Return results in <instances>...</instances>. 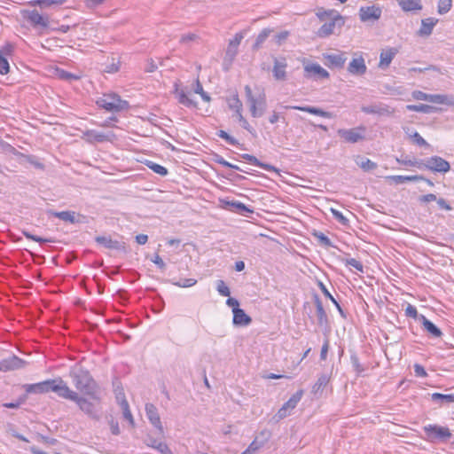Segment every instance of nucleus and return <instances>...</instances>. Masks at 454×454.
<instances>
[{"mask_svg": "<svg viewBox=\"0 0 454 454\" xmlns=\"http://www.w3.org/2000/svg\"><path fill=\"white\" fill-rule=\"evenodd\" d=\"M243 158L245 160H247V161H249L250 163L252 164H254L256 166H259L261 168H262L263 169L265 170H268V171H275V172H278V169L271 166V165H269V164H265V163H262L261 161H259L253 155H250V154H244L243 155Z\"/></svg>", "mask_w": 454, "mask_h": 454, "instance_id": "obj_35", "label": "nucleus"}, {"mask_svg": "<svg viewBox=\"0 0 454 454\" xmlns=\"http://www.w3.org/2000/svg\"><path fill=\"white\" fill-rule=\"evenodd\" d=\"M338 14L339 12L335 10H325L323 8L318 9L317 12V16L322 22L328 20Z\"/></svg>", "mask_w": 454, "mask_h": 454, "instance_id": "obj_36", "label": "nucleus"}, {"mask_svg": "<svg viewBox=\"0 0 454 454\" xmlns=\"http://www.w3.org/2000/svg\"><path fill=\"white\" fill-rule=\"evenodd\" d=\"M438 22L437 19L434 18H427L422 20L421 27L418 31V34L421 36H428L431 35L434 27Z\"/></svg>", "mask_w": 454, "mask_h": 454, "instance_id": "obj_24", "label": "nucleus"}, {"mask_svg": "<svg viewBox=\"0 0 454 454\" xmlns=\"http://www.w3.org/2000/svg\"><path fill=\"white\" fill-rule=\"evenodd\" d=\"M324 59H325V64L329 67H334L341 68L343 67L346 58L343 53L340 54H325L324 55Z\"/></svg>", "mask_w": 454, "mask_h": 454, "instance_id": "obj_23", "label": "nucleus"}, {"mask_svg": "<svg viewBox=\"0 0 454 454\" xmlns=\"http://www.w3.org/2000/svg\"><path fill=\"white\" fill-rule=\"evenodd\" d=\"M27 393H47L52 391L59 397L74 402L80 411L90 419L98 421L102 416V391L80 395L72 390L61 379L48 380L26 385Z\"/></svg>", "mask_w": 454, "mask_h": 454, "instance_id": "obj_1", "label": "nucleus"}, {"mask_svg": "<svg viewBox=\"0 0 454 454\" xmlns=\"http://www.w3.org/2000/svg\"><path fill=\"white\" fill-rule=\"evenodd\" d=\"M251 317L241 309H233V324L235 325L245 326L251 323Z\"/></svg>", "mask_w": 454, "mask_h": 454, "instance_id": "obj_25", "label": "nucleus"}, {"mask_svg": "<svg viewBox=\"0 0 454 454\" xmlns=\"http://www.w3.org/2000/svg\"><path fill=\"white\" fill-rule=\"evenodd\" d=\"M263 445L264 442L259 441L256 437L241 454H255Z\"/></svg>", "mask_w": 454, "mask_h": 454, "instance_id": "obj_39", "label": "nucleus"}, {"mask_svg": "<svg viewBox=\"0 0 454 454\" xmlns=\"http://www.w3.org/2000/svg\"><path fill=\"white\" fill-rule=\"evenodd\" d=\"M57 75L60 78V79H63V80H72V79H79L78 76L71 74V73H68V72H66L64 70H57Z\"/></svg>", "mask_w": 454, "mask_h": 454, "instance_id": "obj_55", "label": "nucleus"}, {"mask_svg": "<svg viewBox=\"0 0 454 454\" xmlns=\"http://www.w3.org/2000/svg\"><path fill=\"white\" fill-rule=\"evenodd\" d=\"M331 212L339 222L342 223H346L348 222L347 218L340 211L331 208Z\"/></svg>", "mask_w": 454, "mask_h": 454, "instance_id": "obj_63", "label": "nucleus"}, {"mask_svg": "<svg viewBox=\"0 0 454 454\" xmlns=\"http://www.w3.org/2000/svg\"><path fill=\"white\" fill-rule=\"evenodd\" d=\"M365 128L363 126L353 129H340L338 130V135L348 143H356L364 138Z\"/></svg>", "mask_w": 454, "mask_h": 454, "instance_id": "obj_11", "label": "nucleus"}, {"mask_svg": "<svg viewBox=\"0 0 454 454\" xmlns=\"http://www.w3.org/2000/svg\"><path fill=\"white\" fill-rule=\"evenodd\" d=\"M428 102L454 107V95L429 94Z\"/></svg>", "mask_w": 454, "mask_h": 454, "instance_id": "obj_22", "label": "nucleus"}, {"mask_svg": "<svg viewBox=\"0 0 454 454\" xmlns=\"http://www.w3.org/2000/svg\"><path fill=\"white\" fill-rule=\"evenodd\" d=\"M303 395V391L299 390L294 394L289 400L283 404L276 414L277 420H281L291 414V411L296 407Z\"/></svg>", "mask_w": 454, "mask_h": 454, "instance_id": "obj_8", "label": "nucleus"}, {"mask_svg": "<svg viewBox=\"0 0 454 454\" xmlns=\"http://www.w3.org/2000/svg\"><path fill=\"white\" fill-rule=\"evenodd\" d=\"M304 71L307 77L317 76L319 78H328L329 73L320 65L312 63L305 65Z\"/></svg>", "mask_w": 454, "mask_h": 454, "instance_id": "obj_20", "label": "nucleus"}, {"mask_svg": "<svg viewBox=\"0 0 454 454\" xmlns=\"http://www.w3.org/2000/svg\"><path fill=\"white\" fill-rule=\"evenodd\" d=\"M273 32L270 28H264L262 29L259 35H257L255 39V43L254 47L255 49H258L261 47V45L266 41V39L270 36V35Z\"/></svg>", "mask_w": 454, "mask_h": 454, "instance_id": "obj_37", "label": "nucleus"}, {"mask_svg": "<svg viewBox=\"0 0 454 454\" xmlns=\"http://www.w3.org/2000/svg\"><path fill=\"white\" fill-rule=\"evenodd\" d=\"M410 137L412 139L414 143L420 146H428L429 145L427 143V141L418 133L413 132L412 134H410Z\"/></svg>", "mask_w": 454, "mask_h": 454, "instance_id": "obj_54", "label": "nucleus"}, {"mask_svg": "<svg viewBox=\"0 0 454 454\" xmlns=\"http://www.w3.org/2000/svg\"><path fill=\"white\" fill-rule=\"evenodd\" d=\"M411 96L416 100H424V101H428V98H429V94L425 93L421 90H414L411 93Z\"/></svg>", "mask_w": 454, "mask_h": 454, "instance_id": "obj_56", "label": "nucleus"}, {"mask_svg": "<svg viewBox=\"0 0 454 454\" xmlns=\"http://www.w3.org/2000/svg\"><path fill=\"white\" fill-rule=\"evenodd\" d=\"M432 399L434 401L442 400L446 403H454V394L443 395L440 393H434L432 395Z\"/></svg>", "mask_w": 454, "mask_h": 454, "instance_id": "obj_48", "label": "nucleus"}, {"mask_svg": "<svg viewBox=\"0 0 454 454\" xmlns=\"http://www.w3.org/2000/svg\"><path fill=\"white\" fill-rule=\"evenodd\" d=\"M343 25L344 18L340 14H338L333 18L324 21V24L317 30V35L322 38L328 37L329 35L334 34L337 27L340 28Z\"/></svg>", "mask_w": 454, "mask_h": 454, "instance_id": "obj_6", "label": "nucleus"}, {"mask_svg": "<svg viewBox=\"0 0 454 454\" xmlns=\"http://www.w3.org/2000/svg\"><path fill=\"white\" fill-rule=\"evenodd\" d=\"M228 106L231 110L234 112H239V110H242V103L239 100L237 94L231 96L228 100Z\"/></svg>", "mask_w": 454, "mask_h": 454, "instance_id": "obj_42", "label": "nucleus"}, {"mask_svg": "<svg viewBox=\"0 0 454 454\" xmlns=\"http://www.w3.org/2000/svg\"><path fill=\"white\" fill-rule=\"evenodd\" d=\"M216 289L218 293L223 296H230V288L226 286L223 280H218L216 282Z\"/></svg>", "mask_w": 454, "mask_h": 454, "instance_id": "obj_49", "label": "nucleus"}, {"mask_svg": "<svg viewBox=\"0 0 454 454\" xmlns=\"http://www.w3.org/2000/svg\"><path fill=\"white\" fill-rule=\"evenodd\" d=\"M74 384L82 395L101 391L96 381L87 371H78L74 374Z\"/></svg>", "mask_w": 454, "mask_h": 454, "instance_id": "obj_2", "label": "nucleus"}, {"mask_svg": "<svg viewBox=\"0 0 454 454\" xmlns=\"http://www.w3.org/2000/svg\"><path fill=\"white\" fill-rule=\"evenodd\" d=\"M192 90L196 94H200L204 101H206V102L210 101V97L204 91L202 85L198 78L192 83Z\"/></svg>", "mask_w": 454, "mask_h": 454, "instance_id": "obj_38", "label": "nucleus"}, {"mask_svg": "<svg viewBox=\"0 0 454 454\" xmlns=\"http://www.w3.org/2000/svg\"><path fill=\"white\" fill-rule=\"evenodd\" d=\"M397 53L398 49L395 47L383 49L380 55L379 67L383 70L387 69Z\"/></svg>", "mask_w": 454, "mask_h": 454, "instance_id": "obj_17", "label": "nucleus"}, {"mask_svg": "<svg viewBox=\"0 0 454 454\" xmlns=\"http://www.w3.org/2000/svg\"><path fill=\"white\" fill-rule=\"evenodd\" d=\"M110 429L113 434L118 435L120 434V427L117 421L112 419L109 422Z\"/></svg>", "mask_w": 454, "mask_h": 454, "instance_id": "obj_64", "label": "nucleus"}, {"mask_svg": "<svg viewBox=\"0 0 454 454\" xmlns=\"http://www.w3.org/2000/svg\"><path fill=\"white\" fill-rule=\"evenodd\" d=\"M347 70L350 74L355 76H362L366 73L367 67L364 58L361 52H355L353 54V58L349 62Z\"/></svg>", "mask_w": 454, "mask_h": 454, "instance_id": "obj_7", "label": "nucleus"}, {"mask_svg": "<svg viewBox=\"0 0 454 454\" xmlns=\"http://www.w3.org/2000/svg\"><path fill=\"white\" fill-rule=\"evenodd\" d=\"M197 283V280L195 278H184L178 282H174L173 285L178 286V287H191L195 286Z\"/></svg>", "mask_w": 454, "mask_h": 454, "instance_id": "obj_51", "label": "nucleus"}, {"mask_svg": "<svg viewBox=\"0 0 454 454\" xmlns=\"http://www.w3.org/2000/svg\"><path fill=\"white\" fill-rule=\"evenodd\" d=\"M331 375L327 373L322 374L317 381L315 383V385L312 387V393L315 395L320 396L322 395L323 389L326 387L330 380Z\"/></svg>", "mask_w": 454, "mask_h": 454, "instance_id": "obj_27", "label": "nucleus"}, {"mask_svg": "<svg viewBox=\"0 0 454 454\" xmlns=\"http://www.w3.org/2000/svg\"><path fill=\"white\" fill-rule=\"evenodd\" d=\"M419 320L421 321L425 330H427L432 336L440 337L442 335L441 330L425 316L419 315Z\"/></svg>", "mask_w": 454, "mask_h": 454, "instance_id": "obj_29", "label": "nucleus"}, {"mask_svg": "<svg viewBox=\"0 0 454 454\" xmlns=\"http://www.w3.org/2000/svg\"><path fill=\"white\" fill-rule=\"evenodd\" d=\"M120 407L122 410L123 418L127 419L129 425L133 427L135 426V421L129 410V403H124V404L121 405Z\"/></svg>", "mask_w": 454, "mask_h": 454, "instance_id": "obj_45", "label": "nucleus"}, {"mask_svg": "<svg viewBox=\"0 0 454 454\" xmlns=\"http://www.w3.org/2000/svg\"><path fill=\"white\" fill-rule=\"evenodd\" d=\"M382 10L378 5L361 7L359 18L363 22L376 21L381 17Z\"/></svg>", "mask_w": 454, "mask_h": 454, "instance_id": "obj_13", "label": "nucleus"}, {"mask_svg": "<svg viewBox=\"0 0 454 454\" xmlns=\"http://www.w3.org/2000/svg\"><path fill=\"white\" fill-rule=\"evenodd\" d=\"M287 61L285 57H275L273 59V76L277 81H286L287 79Z\"/></svg>", "mask_w": 454, "mask_h": 454, "instance_id": "obj_12", "label": "nucleus"}, {"mask_svg": "<svg viewBox=\"0 0 454 454\" xmlns=\"http://www.w3.org/2000/svg\"><path fill=\"white\" fill-rule=\"evenodd\" d=\"M32 6L48 8L51 5L61 4V0H33L28 3Z\"/></svg>", "mask_w": 454, "mask_h": 454, "instance_id": "obj_40", "label": "nucleus"}, {"mask_svg": "<svg viewBox=\"0 0 454 454\" xmlns=\"http://www.w3.org/2000/svg\"><path fill=\"white\" fill-rule=\"evenodd\" d=\"M51 215L71 223H74L76 222L75 220V213L73 211H61V212H55V211H50L49 212Z\"/></svg>", "mask_w": 454, "mask_h": 454, "instance_id": "obj_33", "label": "nucleus"}, {"mask_svg": "<svg viewBox=\"0 0 454 454\" xmlns=\"http://www.w3.org/2000/svg\"><path fill=\"white\" fill-rule=\"evenodd\" d=\"M289 35H290V33L286 30L281 31L274 35L273 41L278 46H280L284 43H286V41L289 37Z\"/></svg>", "mask_w": 454, "mask_h": 454, "instance_id": "obj_47", "label": "nucleus"}, {"mask_svg": "<svg viewBox=\"0 0 454 454\" xmlns=\"http://www.w3.org/2000/svg\"><path fill=\"white\" fill-rule=\"evenodd\" d=\"M428 433L440 438H450L451 436L450 431L447 427L429 426L425 428Z\"/></svg>", "mask_w": 454, "mask_h": 454, "instance_id": "obj_31", "label": "nucleus"}, {"mask_svg": "<svg viewBox=\"0 0 454 454\" xmlns=\"http://www.w3.org/2000/svg\"><path fill=\"white\" fill-rule=\"evenodd\" d=\"M424 168L433 172L447 173L450 169V165L442 157L433 156L426 160Z\"/></svg>", "mask_w": 454, "mask_h": 454, "instance_id": "obj_10", "label": "nucleus"}, {"mask_svg": "<svg viewBox=\"0 0 454 454\" xmlns=\"http://www.w3.org/2000/svg\"><path fill=\"white\" fill-rule=\"evenodd\" d=\"M226 206L233 207V211L243 214L244 212L252 213L253 211L247 208L243 203L238 201H225Z\"/></svg>", "mask_w": 454, "mask_h": 454, "instance_id": "obj_43", "label": "nucleus"}, {"mask_svg": "<svg viewBox=\"0 0 454 454\" xmlns=\"http://www.w3.org/2000/svg\"><path fill=\"white\" fill-rule=\"evenodd\" d=\"M245 91L252 116L254 118L261 117L264 114L267 106L265 95H253L249 86L245 87Z\"/></svg>", "mask_w": 454, "mask_h": 454, "instance_id": "obj_3", "label": "nucleus"}, {"mask_svg": "<svg viewBox=\"0 0 454 454\" xmlns=\"http://www.w3.org/2000/svg\"><path fill=\"white\" fill-rule=\"evenodd\" d=\"M13 52V45L6 43L0 49V74H6L9 72L10 67L8 58Z\"/></svg>", "mask_w": 454, "mask_h": 454, "instance_id": "obj_15", "label": "nucleus"}, {"mask_svg": "<svg viewBox=\"0 0 454 454\" xmlns=\"http://www.w3.org/2000/svg\"><path fill=\"white\" fill-rule=\"evenodd\" d=\"M175 94L178 102L185 106H196V103L189 97L190 90L187 88H179L175 84Z\"/></svg>", "mask_w": 454, "mask_h": 454, "instance_id": "obj_21", "label": "nucleus"}, {"mask_svg": "<svg viewBox=\"0 0 454 454\" xmlns=\"http://www.w3.org/2000/svg\"><path fill=\"white\" fill-rule=\"evenodd\" d=\"M452 0H440L438 3V12L440 14L446 13L451 7Z\"/></svg>", "mask_w": 454, "mask_h": 454, "instance_id": "obj_50", "label": "nucleus"}, {"mask_svg": "<svg viewBox=\"0 0 454 454\" xmlns=\"http://www.w3.org/2000/svg\"><path fill=\"white\" fill-rule=\"evenodd\" d=\"M356 165L361 168L364 171H372L377 168V164L363 156H356L355 159Z\"/></svg>", "mask_w": 454, "mask_h": 454, "instance_id": "obj_30", "label": "nucleus"}, {"mask_svg": "<svg viewBox=\"0 0 454 454\" xmlns=\"http://www.w3.org/2000/svg\"><path fill=\"white\" fill-rule=\"evenodd\" d=\"M362 111L365 114H391L394 111H389L388 108H379L375 106H363Z\"/></svg>", "mask_w": 454, "mask_h": 454, "instance_id": "obj_41", "label": "nucleus"}, {"mask_svg": "<svg viewBox=\"0 0 454 454\" xmlns=\"http://www.w3.org/2000/svg\"><path fill=\"white\" fill-rule=\"evenodd\" d=\"M287 108L296 109L302 112H307L311 114L318 115L325 118H332L333 114L330 112L324 111L320 108L313 107V106H286Z\"/></svg>", "mask_w": 454, "mask_h": 454, "instance_id": "obj_26", "label": "nucleus"}, {"mask_svg": "<svg viewBox=\"0 0 454 454\" xmlns=\"http://www.w3.org/2000/svg\"><path fill=\"white\" fill-rule=\"evenodd\" d=\"M347 264L349 266H352L355 269H356L357 270L363 272V265L359 261H357L354 258H351V259L347 260Z\"/></svg>", "mask_w": 454, "mask_h": 454, "instance_id": "obj_59", "label": "nucleus"}, {"mask_svg": "<svg viewBox=\"0 0 454 454\" xmlns=\"http://www.w3.org/2000/svg\"><path fill=\"white\" fill-rule=\"evenodd\" d=\"M218 135H219L220 137H222L224 140H226L230 145H236L237 144V141L233 137L229 136L227 132H225L223 130H220Z\"/></svg>", "mask_w": 454, "mask_h": 454, "instance_id": "obj_62", "label": "nucleus"}, {"mask_svg": "<svg viewBox=\"0 0 454 454\" xmlns=\"http://www.w3.org/2000/svg\"><path fill=\"white\" fill-rule=\"evenodd\" d=\"M114 392L115 395V399L118 404L121 406L124 404V403H128L125 397L123 387H121V383L114 382Z\"/></svg>", "mask_w": 454, "mask_h": 454, "instance_id": "obj_34", "label": "nucleus"}, {"mask_svg": "<svg viewBox=\"0 0 454 454\" xmlns=\"http://www.w3.org/2000/svg\"><path fill=\"white\" fill-rule=\"evenodd\" d=\"M22 234L28 239H31V240H34V241H36V242H39V243H44V242H53L52 239H43L41 237H38V236H35V235H33L31 234L29 231H22Z\"/></svg>", "mask_w": 454, "mask_h": 454, "instance_id": "obj_52", "label": "nucleus"}, {"mask_svg": "<svg viewBox=\"0 0 454 454\" xmlns=\"http://www.w3.org/2000/svg\"><path fill=\"white\" fill-rule=\"evenodd\" d=\"M97 105L108 112H120L128 107V102L116 94H105L97 100Z\"/></svg>", "mask_w": 454, "mask_h": 454, "instance_id": "obj_4", "label": "nucleus"}, {"mask_svg": "<svg viewBox=\"0 0 454 454\" xmlns=\"http://www.w3.org/2000/svg\"><path fill=\"white\" fill-rule=\"evenodd\" d=\"M436 198L437 197L434 194L429 193V194L420 196L419 198V200L420 203H429L431 201H435Z\"/></svg>", "mask_w": 454, "mask_h": 454, "instance_id": "obj_58", "label": "nucleus"}, {"mask_svg": "<svg viewBox=\"0 0 454 454\" xmlns=\"http://www.w3.org/2000/svg\"><path fill=\"white\" fill-rule=\"evenodd\" d=\"M28 361L20 359L15 356H10L0 363V369H14L20 367L32 366Z\"/></svg>", "mask_w": 454, "mask_h": 454, "instance_id": "obj_18", "label": "nucleus"}, {"mask_svg": "<svg viewBox=\"0 0 454 454\" xmlns=\"http://www.w3.org/2000/svg\"><path fill=\"white\" fill-rule=\"evenodd\" d=\"M145 413L151 424L162 434L163 427L157 408L152 403H146Z\"/></svg>", "mask_w": 454, "mask_h": 454, "instance_id": "obj_16", "label": "nucleus"}, {"mask_svg": "<svg viewBox=\"0 0 454 454\" xmlns=\"http://www.w3.org/2000/svg\"><path fill=\"white\" fill-rule=\"evenodd\" d=\"M96 241L108 249L122 250L125 251V243L118 240H114L110 237L98 236Z\"/></svg>", "mask_w": 454, "mask_h": 454, "instance_id": "obj_19", "label": "nucleus"}, {"mask_svg": "<svg viewBox=\"0 0 454 454\" xmlns=\"http://www.w3.org/2000/svg\"><path fill=\"white\" fill-rule=\"evenodd\" d=\"M405 315L407 317H412V318H419V316L418 315V311L416 308L411 304H408V306L405 309Z\"/></svg>", "mask_w": 454, "mask_h": 454, "instance_id": "obj_57", "label": "nucleus"}, {"mask_svg": "<svg viewBox=\"0 0 454 454\" xmlns=\"http://www.w3.org/2000/svg\"><path fill=\"white\" fill-rule=\"evenodd\" d=\"M199 39V35L193 33L183 35L180 38V43L184 44H189L192 42H195Z\"/></svg>", "mask_w": 454, "mask_h": 454, "instance_id": "obj_53", "label": "nucleus"}, {"mask_svg": "<svg viewBox=\"0 0 454 454\" xmlns=\"http://www.w3.org/2000/svg\"><path fill=\"white\" fill-rule=\"evenodd\" d=\"M315 237L325 246H331L330 239L322 232L315 233Z\"/></svg>", "mask_w": 454, "mask_h": 454, "instance_id": "obj_61", "label": "nucleus"}, {"mask_svg": "<svg viewBox=\"0 0 454 454\" xmlns=\"http://www.w3.org/2000/svg\"><path fill=\"white\" fill-rule=\"evenodd\" d=\"M146 165L156 174H159L160 176H166L168 174L167 168L160 164L148 161Z\"/></svg>", "mask_w": 454, "mask_h": 454, "instance_id": "obj_46", "label": "nucleus"}, {"mask_svg": "<svg viewBox=\"0 0 454 454\" xmlns=\"http://www.w3.org/2000/svg\"><path fill=\"white\" fill-rule=\"evenodd\" d=\"M20 13L23 19L33 27H47L49 26L48 17L40 14L36 10H23Z\"/></svg>", "mask_w": 454, "mask_h": 454, "instance_id": "obj_9", "label": "nucleus"}, {"mask_svg": "<svg viewBox=\"0 0 454 454\" xmlns=\"http://www.w3.org/2000/svg\"><path fill=\"white\" fill-rule=\"evenodd\" d=\"M82 138L90 144L103 142L113 143L114 141L116 140L117 136L114 134V131L111 130L106 132H100L98 130L89 129L83 132Z\"/></svg>", "mask_w": 454, "mask_h": 454, "instance_id": "obj_5", "label": "nucleus"}, {"mask_svg": "<svg viewBox=\"0 0 454 454\" xmlns=\"http://www.w3.org/2000/svg\"><path fill=\"white\" fill-rule=\"evenodd\" d=\"M438 204V206L442 208V209H444V210H447V211H450L452 209V207H450V205L442 198H436V200H435Z\"/></svg>", "mask_w": 454, "mask_h": 454, "instance_id": "obj_60", "label": "nucleus"}, {"mask_svg": "<svg viewBox=\"0 0 454 454\" xmlns=\"http://www.w3.org/2000/svg\"><path fill=\"white\" fill-rule=\"evenodd\" d=\"M406 109L409 111L419 112L424 114H431L437 112L439 109L435 106L425 104L419 105H408L406 106Z\"/></svg>", "mask_w": 454, "mask_h": 454, "instance_id": "obj_32", "label": "nucleus"}, {"mask_svg": "<svg viewBox=\"0 0 454 454\" xmlns=\"http://www.w3.org/2000/svg\"><path fill=\"white\" fill-rule=\"evenodd\" d=\"M317 317L319 325H323L326 324L327 316L323 308L322 303L319 301H317Z\"/></svg>", "mask_w": 454, "mask_h": 454, "instance_id": "obj_44", "label": "nucleus"}, {"mask_svg": "<svg viewBox=\"0 0 454 454\" xmlns=\"http://www.w3.org/2000/svg\"><path fill=\"white\" fill-rule=\"evenodd\" d=\"M404 12L419 11L422 9L420 0H396Z\"/></svg>", "mask_w": 454, "mask_h": 454, "instance_id": "obj_28", "label": "nucleus"}, {"mask_svg": "<svg viewBox=\"0 0 454 454\" xmlns=\"http://www.w3.org/2000/svg\"><path fill=\"white\" fill-rule=\"evenodd\" d=\"M242 33H237L232 39L229 41L226 51L224 61H228L230 64L232 62L236 55L239 51V46L243 39Z\"/></svg>", "mask_w": 454, "mask_h": 454, "instance_id": "obj_14", "label": "nucleus"}]
</instances>
